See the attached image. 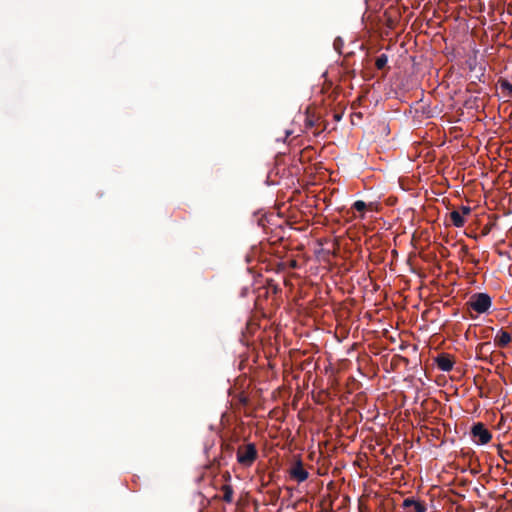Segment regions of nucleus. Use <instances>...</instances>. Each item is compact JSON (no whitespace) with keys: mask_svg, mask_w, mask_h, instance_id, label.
Segmentation results:
<instances>
[{"mask_svg":"<svg viewBox=\"0 0 512 512\" xmlns=\"http://www.w3.org/2000/svg\"><path fill=\"white\" fill-rule=\"evenodd\" d=\"M237 461L246 467H250L257 458V449L254 444L249 443L237 450Z\"/></svg>","mask_w":512,"mask_h":512,"instance_id":"f257e3e1","label":"nucleus"},{"mask_svg":"<svg viewBox=\"0 0 512 512\" xmlns=\"http://www.w3.org/2000/svg\"><path fill=\"white\" fill-rule=\"evenodd\" d=\"M470 307L477 313H485L491 306V298L488 294L479 293L475 294L470 298Z\"/></svg>","mask_w":512,"mask_h":512,"instance_id":"f03ea898","label":"nucleus"},{"mask_svg":"<svg viewBox=\"0 0 512 512\" xmlns=\"http://www.w3.org/2000/svg\"><path fill=\"white\" fill-rule=\"evenodd\" d=\"M471 433L475 443L479 445L487 444L492 438L491 433L489 432L488 429L485 428V426L482 423L475 424L472 427Z\"/></svg>","mask_w":512,"mask_h":512,"instance_id":"7ed1b4c3","label":"nucleus"},{"mask_svg":"<svg viewBox=\"0 0 512 512\" xmlns=\"http://www.w3.org/2000/svg\"><path fill=\"white\" fill-rule=\"evenodd\" d=\"M290 476L298 483H301L307 480L309 474L304 469L302 462L299 460L290 469Z\"/></svg>","mask_w":512,"mask_h":512,"instance_id":"20e7f679","label":"nucleus"},{"mask_svg":"<svg viewBox=\"0 0 512 512\" xmlns=\"http://www.w3.org/2000/svg\"><path fill=\"white\" fill-rule=\"evenodd\" d=\"M403 506L407 509L408 512H424L425 507L419 501H416L411 498H407L403 501Z\"/></svg>","mask_w":512,"mask_h":512,"instance_id":"39448f33","label":"nucleus"},{"mask_svg":"<svg viewBox=\"0 0 512 512\" xmlns=\"http://www.w3.org/2000/svg\"><path fill=\"white\" fill-rule=\"evenodd\" d=\"M510 342H511V335L504 330H500L496 334L495 339H494L495 345L498 347H501V348L506 347Z\"/></svg>","mask_w":512,"mask_h":512,"instance_id":"423d86ee","label":"nucleus"},{"mask_svg":"<svg viewBox=\"0 0 512 512\" xmlns=\"http://www.w3.org/2000/svg\"><path fill=\"white\" fill-rule=\"evenodd\" d=\"M440 370L448 372L453 368V361L447 355H440L436 358Z\"/></svg>","mask_w":512,"mask_h":512,"instance_id":"0eeeda50","label":"nucleus"},{"mask_svg":"<svg viewBox=\"0 0 512 512\" xmlns=\"http://www.w3.org/2000/svg\"><path fill=\"white\" fill-rule=\"evenodd\" d=\"M450 219L455 227L460 228L465 224V217L461 215L460 211L453 210L450 213Z\"/></svg>","mask_w":512,"mask_h":512,"instance_id":"6e6552de","label":"nucleus"},{"mask_svg":"<svg viewBox=\"0 0 512 512\" xmlns=\"http://www.w3.org/2000/svg\"><path fill=\"white\" fill-rule=\"evenodd\" d=\"M498 85L503 96L512 97V83L503 79L499 80Z\"/></svg>","mask_w":512,"mask_h":512,"instance_id":"1a4fd4ad","label":"nucleus"},{"mask_svg":"<svg viewBox=\"0 0 512 512\" xmlns=\"http://www.w3.org/2000/svg\"><path fill=\"white\" fill-rule=\"evenodd\" d=\"M221 491L223 492V500L227 503H231L233 501V488L231 485L225 484L221 487Z\"/></svg>","mask_w":512,"mask_h":512,"instance_id":"9d476101","label":"nucleus"},{"mask_svg":"<svg viewBox=\"0 0 512 512\" xmlns=\"http://www.w3.org/2000/svg\"><path fill=\"white\" fill-rule=\"evenodd\" d=\"M353 207L355 210L363 212L367 208V204L362 200H357L354 202Z\"/></svg>","mask_w":512,"mask_h":512,"instance_id":"9b49d317","label":"nucleus"},{"mask_svg":"<svg viewBox=\"0 0 512 512\" xmlns=\"http://www.w3.org/2000/svg\"><path fill=\"white\" fill-rule=\"evenodd\" d=\"M386 62H387V58L385 56H381V57L377 58V60H376L377 68H379V69L383 68L385 66Z\"/></svg>","mask_w":512,"mask_h":512,"instance_id":"f8f14e48","label":"nucleus"},{"mask_svg":"<svg viewBox=\"0 0 512 512\" xmlns=\"http://www.w3.org/2000/svg\"><path fill=\"white\" fill-rule=\"evenodd\" d=\"M459 211H460L461 215H463L465 217L470 214L471 208L468 206H462Z\"/></svg>","mask_w":512,"mask_h":512,"instance_id":"ddd939ff","label":"nucleus"},{"mask_svg":"<svg viewBox=\"0 0 512 512\" xmlns=\"http://www.w3.org/2000/svg\"><path fill=\"white\" fill-rule=\"evenodd\" d=\"M508 454H509V453H508V451H506V450H502V449H500V451H499V455H500V457H501L505 462H508V460H507V458H506V456H507Z\"/></svg>","mask_w":512,"mask_h":512,"instance_id":"4468645a","label":"nucleus"}]
</instances>
